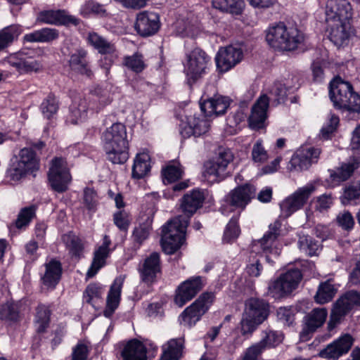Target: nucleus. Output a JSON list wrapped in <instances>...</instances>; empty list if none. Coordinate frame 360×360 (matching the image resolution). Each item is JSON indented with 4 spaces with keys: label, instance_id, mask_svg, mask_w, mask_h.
<instances>
[{
    "label": "nucleus",
    "instance_id": "1",
    "mask_svg": "<svg viewBox=\"0 0 360 360\" xmlns=\"http://www.w3.org/2000/svg\"><path fill=\"white\" fill-rule=\"evenodd\" d=\"M103 148L107 158L113 164H124L129 158V143L124 124L117 122L103 134Z\"/></svg>",
    "mask_w": 360,
    "mask_h": 360
},
{
    "label": "nucleus",
    "instance_id": "2",
    "mask_svg": "<svg viewBox=\"0 0 360 360\" xmlns=\"http://www.w3.org/2000/svg\"><path fill=\"white\" fill-rule=\"evenodd\" d=\"M329 97L336 109L360 113V96L352 84L341 77H335L329 84Z\"/></svg>",
    "mask_w": 360,
    "mask_h": 360
},
{
    "label": "nucleus",
    "instance_id": "3",
    "mask_svg": "<svg viewBox=\"0 0 360 360\" xmlns=\"http://www.w3.org/2000/svg\"><path fill=\"white\" fill-rule=\"evenodd\" d=\"M266 40L276 50L292 51L304 41V34L297 27H288L283 22L269 28Z\"/></svg>",
    "mask_w": 360,
    "mask_h": 360
},
{
    "label": "nucleus",
    "instance_id": "4",
    "mask_svg": "<svg viewBox=\"0 0 360 360\" xmlns=\"http://www.w3.org/2000/svg\"><path fill=\"white\" fill-rule=\"evenodd\" d=\"M188 224V217H176L162 226L161 245L165 253L174 254L181 248Z\"/></svg>",
    "mask_w": 360,
    "mask_h": 360
},
{
    "label": "nucleus",
    "instance_id": "5",
    "mask_svg": "<svg viewBox=\"0 0 360 360\" xmlns=\"http://www.w3.org/2000/svg\"><path fill=\"white\" fill-rule=\"evenodd\" d=\"M302 279V274L299 269H290L269 283L268 294L276 300L286 297L297 288Z\"/></svg>",
    "mask_w": 360,
    "mask_h": 360
},
{
    "label": "nucleus",
    "instance_id": "6",
    "mask_svg": "<svg viewBox=\"0 0 360 360\" xmlns=\"http://www.w3.org/2000/svg\"><path fill=\"white\" fill-rule=\"evenodd\" d=\"M215 295L212 292H205L198 298L186 307L180 315L181 323L192 327L209 310L214 302Z\"/></svg>",
    "mask_w": 360,
    "mask_h": 360
},
{
    "label": "nucleus",
    "instance_id": "7",
    "mask_svg": "<svg viewBox=\"0 0 360 360\" xmlns=\"http://www.w3.org/2000/svg\"><path fill=\"white\" fill-rule=\"evenodd\" d=\"M215 295L212 292H205L198 298L186 307L180 315L181 323L192 327L209 310L214 302Z\"/></svg>",
    "mask_w": 360,
    "mask_h": 360
},
{
    "label": "nucleus",
    "instance_id": "8",
    "mask_svg": "<svg viewBox=\"0 0 360 360\" xmlns=\"http://www.w3.org/2000/svg\"><path fill=\"white\" fill-rule=\"evenodd\" d=\"M48 180L52 190L57 193H62L68 189L72 176L64 158L56 157L51 160Z\"/></svg>",
    "mask_w": 360,
    "mask_h": 360
},
{
    "label": "nucleus",
    "instance_id": "9",
    "mask_svg": "<svg viewBox=\"0 0 360 360\" xmlns=\"http://www.w3.org/2000/svg\"><path fill=\"white\" fill-rule=\"evenodd\" d=\"M209 61L208 55L200 48L194 49L187 55L185 72L190 85L195 83L205 72Z\"/></svg>",
    "mask_w": 360,
    "mask_h": 360
},
{
    "label": "nucleus",
    "instance_id": "10",
    "mask_svg": "<svg viewBox=\"0 0 360 360\" xmlns=\"http://www.w3.org/2000/svg\"><path fill=\"white\" fill-rule=\"evenodd\" d=\"M315 191L316 186L312 184H309L305 186L299 188L292 195L282 201L280 207L285 217H288L293 212L302 208Z\"/></svg>",
    "mask_w": 360,
    "mask_h": 360
},
{
    "label": "nucleus",
    "instance_id": "11",
    "mask_svg": "<svg viewBox=\"0 0 360 360\" xmlns=\"http://www.w3.org/2000/svg\"><path fill=\"white\" fill-rule=\"evenodd\" d=\"M328 311L326 308H314L303 318L300 339L302 342L309 340L316 330L326 322Z\"/></svg>",
    "mask_w": 360,
    "mask_h": 360
},
{
    "label": "nucleus",
    "instance_id": "12",
    "mask_svg": "<svg viewBox=\"0 0 360 360\" xmlns=\"http://www.w3.org/2000/svg\"><path fill=\"white\" fill-rule=\"evenodd\" d=\"M233 160V154L229 148L219 149L218 156L205 165V172L214 180L221 181L230 175L228 165Z\"/></svg>",
    "mask_w": 360,
    "mask_h": 360
},
{
    "label": "nucleus",
    "instance_id": "13",
    "mask_svg": "<svg viewBox=\"0 0 360 360\" xmlns=\"http://www.w3.org/2000/svg\"><path fill=\"white\" fill-rule=\"evenodd\" d=\"M256 187L250 183L236 186L226 196V203L236 208L244 210L256 196Z\"/></svg>",
    "mask_w": 360,
    "mask_h": 360
},
{
    "label": "nucleus",
    "instance_id": "14",
    "mask_svg": "<svg viewBox=\"0 0 360 360\" xmlns=\"http://www.w3.org/2000/svg\"><path fill=\"white\" fill-rule=\"evenodd\" d=\"M243 58L239 47L228 46L221 48L215 58L217 68L220 72H226L238 64Z\"/></svg>",
    "mask_w": 360,
    "mask_h": 360
},
{
    "label": "nucleus",
    "instance_id": "15",
    "mask_svg": "<svg viewBox=\"0 0 360 360\" xmlns=\"http://www.w3.org/2000/svg\"><path fill=\"white\" fill-rule=\"evenodd\" d=\"M204 284L201 276H193L181 283L176 290L174 302L183 307L202 289Z\"/></svg>",
    "mask_w": 360,
    "mask_h": 360
},
{
    "label": "nucleus",
    "instance_id": "16",
    "mask_svg": "<svg viewBox=\"0 0 360 360\" xmlns=\"http://www.w3.org/2000/svg\"><path fill=\"white\" fill-rule=\"evenodd\" d=\"M269 107V98L266 94L261 95L252 106L251 113L248 119L250 129L258 131L266 127Z\"/></svg>",
    "mask_w": 360,
    "mask_h": 360
},
{
    "label": "nucleus",
    "instance_id": "17",
    "mask_svg": "<svg viewBox=\"0 0 360 360\" xmlns=\"http://www.w3.org/2000/svg\"><path fill=\"white\" fill-rule=\"evenodd\" d=\"M352 8L347 0H328L326 5V22L350 21Z\"/></svg>",
    "mask_w": 360,
    "mask_h": 360
},
{
    "label": "nucleus",
    "instance_id": "18",
    "mask_svg": "<svg viewBox=\"0 0 360 360\" xmlns=\"http://www.w3.org/2000/svg\"><path fill=\"white\" fill-rule=\"evenodd\" d=\"M134 27L141 37L154 35L160 27L159 15L153 12H141L137 14Z\"/></svg>",
    "mask_w": 360,
    "mask_h": 360
},
{
    "label": "nucleus",
    "instance_id": "19",
    "mask_svg": "<svg viewBox=\"0 0 360 360\" xmlns=\"http://www.w3.org/2000/svg\"><path fill=\"white\" fill-rule=\"evenodd\" d=\"M353 343L352 336L348 333L345 334L321 350L319 355L322 358L337 360L349 351Z\"/></svg>",
    "mask_w": 360,
    "mask_h": 360
},
{
    "label": "nucleus",
    "instance_id": "20",
    "mask_svg": "<svg viewBox=\"0 0 360 360\" xmlns=\"http://www.w3.org/2000/svg\"><path fill=\"white\" fill-rule=\"evenodd\" d=\"M321 154V149L309 147L303 148L294 155L290 161V170L303 171L308 169L312 164L316 163Z\"/></svg>",
    "mask_w": 360,
    "mask_h": 360
},
{
    "label": "nucleus",
    "instance_id": "21",
    "mask_svg": "<svg viewBox=\"0 0 360 360\" xmlns=\"http://www.w3.org/2000/svg\"><path fill=\"white\" fill-rule=\"evenodd\" d=\"M205 199V192L200 188L193 189L184 194L181 200V207L185 216L178 217H188L189 221L191 217L202 207Z\"/></svg>",
    "mask_w": 360,
    "mask_h": 360
},
{
    "label": "nucleus",
    "instance_id": "22",
    "mask_svg": "<svg viewBox=\"0 0 360 360\" xmlns=\"http://www.w3.org/2000/svg\"><path fill=\"white\" fill-rule=\"evenodd\" d=\"M37 20L46 24L56 25H77L79 20L73 15H68L65 10H48L39 13Z\"/></svg>",
    "mask_w": 360,
    "mask_h": 360
},
{
    "label": "nucleus",
    "instance_id": "23",
    "mask_svg": "<svg viewBox=\"0 0 360 360\" xmlns=\"http://www.w3.org/2000/svg\"><path fill=\"white\" fill-rule=\"evenodd\" d=\"M141 281L149 285L156 281L157 274L161 272L160 254L152 252L146 257L141 267L139 269Z\"/></svg>",
    "mask_w": 360,
    "mask_h": 360
},
{
    "label": "nucleus",
    "instance_id": "24",
    "mask_svg": "<svg viewBox=\"0 0 360 360\" xmlns=\"http://www.w3.org/2000/svg\"><path fill=\"white\" fill-rule=\"evenodd\" d=\"M68 65L70 70L76 74L91 78L94 72L91 70L87 58V51L83 49H77L70 54Z\"/></svg>",
    "mask_w": 360,
    "mask_h": 360
},
{
    "label": "nucleus",
    "instance_id": "25",
    "mask_svg": "<svg viewBox=\"0 0 360 360\" xmlns=\"http://www.w3.org/2000/svg\"><path fill=\"white\" fill-rule=\"evenodd\" d=\"M330 28L329 39L337 46L347 44L350 37L349 21L326 22Z\"/></svg>",
    "mask_w": 360,
    "mask_h": 360
},
{
    "label": "nucleus",
    "instance_id": "26",
    "mask_svg": "<svg viewBox=\"0 0 360 360\" xmlns=\"http://www.w3.org/2000/svg\"><path fill=\"white\" fill-rule=\"evenodd\" d=\"M269 311V304L262 299L251 297L245 302V314L259 323H263L268 318Z\"/></svg>",
    "mask_w": 360,
    "mask_h": 360
},
{
    "label": "nucleus",
    "instance_id": "27",
    "mask_svg": "<svg viewBox=\"0 0 360 360\" xmlns=\"http://www.w3.org/2000/svg\"><path fill=\"white\" fill-rule=\"evenodd\" d=\"M124 280L122 276L117 277L110 285L106 299V307L103 311L105 317H110L119 306Z\"/></svg>",
    "mask_w": 360,
    "mask_h": 360
},
{
    "label": "nucleus",
    "instance_id": "28",
    "mask_svg": "<svg viewBox=\"0 0 360 360\" xmlns=\"http://www.w3.org/2000/svg\"><path fill=\"white\" fill-rule=\"evenodd\" d=\"M360 165V157L354 156L347 162L342 165L335 169L330 170V178L333 181L342 182L349 179L354 172L358 169Z\"/></svg>",
    "mask_w": 360,
    "mask_h": 360
},
{
    "label": "nucleus",
    "instance_id": "29",
    "mask_svg": "<svg viewBox=\"0 0 360 360\" xmlns=\"http://www.w3.org/2000/svg\"><path fill=\"white\" fill-rule=\"evenodd\" d=\"M121 356L123 360H147V349L143 342L133 339L124 345Z\"/></svg>",
    "mask_w": 360,
    "mask_h": 360
},
{
    "label": "nucleus",
    "instance_id": "30",
    "mask_svg": "<svg viewBox=\"0 0 360 360\" xmlns=\"http://www.w3.org/2000/svg\"><path fill=\"white\" fill-rule=\"evenodd\" d=\"M46 271L44 275L41 277L43 284L51 288H55L59 283L63 268L60 262L52 259L49 263L45 264Z\"/></svg>",
    "mask_w": 360,
    "mask_h": 360
},
{
    "label": "nucleus",
    "instance_id": "31",
    "mask_svg": "<svg viewBox=\"0 0 360 360\" xmlns=\"http://www.w3.org/2000/svg\"><path fill=\"white\" fill-rule=\"evenodd\" d=\"M184 348V339L183 338H173L162 345V354L160 360H179Z\"/></svg>",
    "mask_w": 360,
    "mask_h": 360
},
{
    "label": "nucleus",
    "instance_id": "32",
    "mask_svg": "<svg viewBox=\"0 0 360 360\" xmlns=\"http://www.w3.org/2000/svg\"><path fill=\"white\" fill-rule=\"evenodd\" d=\"M88 42L102 55H111L116 52L114 43L96 32H89L87 37Z\"/></svg>",
    "mask_w": 360,
    "mask_h": 360
},
{
    "label": "nucleus",
    "instance_id": "33",
    "mask_svg": "<svg viewBox=\"0 0 360 360\" xmlns=\"http://www.w3.org/2000/svg\"><path fill=\"white\" fill-rule=\"evenodd\" d=\"M282 223L279 219H276L269 226V231L264 236L257 240L263 251H267L271 249L274 243L278 239L281 234Z\"/></svg>",
    "mask_w": 360,
    "mask_h": 360
},
{
    "label": "nucleus",
    "instance_id": "34",
    "mask_svg": "<svg viewBox=\"0 0 360 360\" xmlns=\"http://www.w3.org/2000/svg\"><path fill=\"white\" fill-rule=\"evenodd\" d=\"M334 304L348 314L355 306L360 307V291L352 290L345 292Z\"/></svg>",
    "mask_w": 360,
    "mask_h": 360
},
{
    "label": "nucleus",
    "instance_id": "35",
    "mask_svg": "<svg viewBox=\"0 0 360 360\" xmlns=\"http://www.w3.org/2000/svg\"><path fill=\"white\" fill-rule=\"evenodd\" d=\"M18 162L31 173L39 169V158L32 148L21 149Z\"/></svg>",
    "mask_w": 360,
    "mask_h": 360
},
{
    "label": "nucleus",
    "instance_id": "36",
    "mask_svg": "<svg viewBox=\"0 0 360 360\" xmlns=\"http://www.w3.org/2000/svg\"><path fill=\"white\" fill-rule=\"evenodd\" d=\"M58 32L56 29L43 28L24 36L23 40L27 42H50L58 37Z\"/></svg>",
    "mask_w": 360,
    "mask_h": 360
},
{
    "label": "nucleus",
    "instance_id": "37",
    "mask_svg": "<svg viewBox=\"0 0 360 360\" xmlns=\"http://www.w3.org/2000/svg\"><path fill=\"white\" fill-rule=\"evenodd\" d=\"M212 6L222 12L240 15L245 7L243 0H212Z\"/></svg>",
    "mask_w": 360,
    "mask_h": 360
},
{
    "label": "nucleus",
    "instance_id": "38",
    "mask_svg": "<svg viewBox=\"0 0 360 360\" xmlns=\"http://www.w3.org/2000/svg\"><path fill=\"white\" fill-rule=\"evenodd\" d=\"M150 170V156L147 153L138 154L132 166L131 177L143 179Z\"/></svg>",
    "mask_w": 360,
    "mask_h": 360
},
{
    "label": "nucleus",
    "instance_id": "39",
    "mask_svg": "<svg viewBox=\"0 0 360 360\" xmlns=\"http://www.w3.org/2000/svg\"><path fill=\"white\" fill-rule=\"evenodd\" d=\"M51 311L49 307L43 304H39L36 308V314L34 323L36 325V332L39 334L46 332L50 323V316Z\"/></svg>",
    "mask_w": 360,
    "mask_h": 360
},
{
    "label": "nucleus",
    "instance_id": "40",
    "mask_svg": "<svg viewBox=\"0 0 360 360\" xmlns=\"http://www.w3.org/2000/svg\"><path fill=\"white\" fill-rule=\"evenodd\" d=\"M184 173V167L178 161H171L165 167L162 169L163 181L165 184L174 183L181 179Z\"/></svg>",
    "mask_w": 360,
    "mask_h": 360
},
{
    "label": "nucleus",
    "instance_id": "41",
    "mask_svg": "<svg viewBox=\"0 0 360 360\" xmlns=\"http://www.w3.org/2000/svg\"><path fill=\"white\" fill-rule=\"evenodd\" d=\"M0 319L1 320L15 323L20 320V304L15 302H7L0 306Z\"/></svg>",
    "mask_w": 360,
    "mask_h": 360
},
{
    "label": "nucleus",
    "instance_id": "42",
    "mask_svg": "<svg viewBox=\"0 0 360 360\" xmlns=\"http://www.w3.org/2000/svg\"><path fill=\"white\" fill-rule=\"evenodd\" d=\"M337 292V289L329 281L321 283L316 295L314 300L319 304H326L333 300Z\"/></svg>",
    "mask_w": 360,
    "mask_h": 360
},
{
    "label": "nucleus",
    "instance_id": "43",
    "mask_svg": "<svg viewBox=\"0 0 360 360\" xmlns=\"http://www.w3.org/2000/svg\"><path fill=\"white\" fill-rule=\"evenodd\" d=\"M297 244L300 250L308 256L312 257L318 255L320 244L312 236L300 233Z\"/></svg>",
    "mask_w": 360,
    "mask_h": 360
},
{
    "label": "nucleus",
    "instance_id": "44",
    "mask_svg": "<svg viewBox=\"0 0 360 360\" xmlns=\"http://www.w3.org/2000/svg\"><path fill=\"white\" fill-rule=\"evenodd\" d=\"M20 33L18 25H11L0 30V51L10 46Z\"/></svg>",
    "mask_w": 360,
    "mask_h": 360
},
{
    "label": "nucleus",
    "instance_id": "45",
    "mask_svg": "<svg viewBox=\"0 0 360 360\" xmlns=\"http://www.w3.org/2000/svg\"><path fill=\"white\" fill-rule=\"evenodd\" d=\"M109 254V250L98 248L94 252L91 265L86 273V277H94L98 270L105 264V259Z\"/></svg>",
    "mask_w": 360,
    "mask_h": 360
},
{
    "label": "nucleus",
    "instance_id": "46",
    "mask_svg": "<svg viewBox=\"0 0 360 360\" xmlns=\"http://www.w3.org/2000/svg\"><path fill=\"white\" fill-rule=\"evenodd\" d=\"M37 207L34 205L23 207L18 214L15 226L18 229H25L36 215Z\"/></svg>",
    "mask_w": 360,
    "mask_h": 360
},
{
    "label": "nucleus",
    "instance_id": "47",
    "mask_svg": "<svg viewBox=\"0 0 360 360\" xmlns=\"http://www.w3.org/2000/svg\"><path fill=\"white\" fill-rule=\"evenodd\" d=\"M141 220L143 221L140 223L139 227L135 228L133 232L134 240L139 244L148 238L153 223V218L149 215H146L145 219L142 217Z\"/></svg>",
    "mask_w": 360,
    "mask_h": 360
},
{
    "label": "nucleus",
    "instance_id": "48",
    "mask_svg": "<svg viewBox=\"0 0 360 360\" xmlns=\"http://www.w3.org/2000/svg\"><path fill=\"white\" fill-rule=\"evenodd\" d=\"M63 240L71 255L79 258L84 250L82 240L78 236L69 233L63 237Z\"/></svg>",
    "mask_w": 360,
    "mask_h": 360
},
{
    "label": "nucleus",
    "instance_id": "49",
    "mask_svg": "<svg viewBox=\"0 0 360 360\" xmlns=\"http://www.w3.org/2000/svg\"><path fill=\"white\" fill-rule=\"evenodd\" d=\"M58 110V101L53 93H49L41 104L42 114L47 119H50Z\"/></svg>",
    "mask_w": 360,
    "mask_h": 360
},
{
    "label": "nucleus",
    "instance_id": "50",
    "mask_svg": "<svg viewBox=\"0 0 360 360\" xmlns=\"http://www.w3.org/2000/svg\"><path fill=\"white\" fill-rule=\"evenodd\" d=\"M123 64L136 73L141 72L146 68L143 55L139 52L134 53L132 56H125Z\"/></svg>",
    "mask_w": 360,
    "mask_h": 360
},
{
    "label": "nucleus",
    "instance_id": "51",
    "mask_svg": "<svg viewBox=\"0 0 360 360\" xmlns=\"http://www.w3.org/2000/svg\"><path fill=\"white\" fill-rule=\"evenodd\" d=\"M360 198V181H355L347 185L344 188L340 200L342 204L346 205L350 201Z\"/></svg>",
    "mask_w": 360,
    "mask_h": 360
},
{
    "label": "nucleus",
    "instance_id": "52",
    "mask_svg": "<svg viewBox=\"0 0 360 360\" xmlns=\"http://www.w3.org/2000/svg\"><path fill=\"white\" fill-rule=\"evenodd\" d=\"M335 223L342 230L346 231H351L354 226V219L350 212L345 210L338 214Z\"/></svg>",
    "mask_w": 360,
    "mask_h": 360
},
{
    "label": "nucleus",
    "instance_id": "53",
    "mask_svg": "<svg viewBox=\"0 0 360 360\" xmlns=\"http://www.w3.org/2000/svg\"><path fill=\"white\" fill-rule=\"evenodd\" d=\"M347 314L333 304L328 322V330L330 332L334 330L344 320Z\"/></svg>",
    "mask_w": 360,
    "mask_h": 360
},
{
    "label": "nucleus",
    "instance_id": "54",
    "mask_svg": "<svg viewBox=\"0 0 360 360\" xmlns=\"http://www.w3.org/2000/svg\"><path fill=\"white\" fill-rule=\"evenodd\" d=\"M188 122L193 129V134L194 136H200L205 134L210 127V124L206 119L193 117L189 120Z\"/></svg>",
    "mask_w": 360,
    "mask_h": 360
},
{
    "label": "nucleus",
    "instance_id": "55",
    "mask_svg": "<svg viewBox=\"0 0 360 360\" xmlns=\"http://www.w3.org/2000/svg\"><path fill=\"white\" fill-rule=\"evenodd\" d=\"M262 255L256 253H251L249 257V264L246 266V271L250 276L258 277L262 270V266L260 263L259 258Z\"/></svg>",
    "mask_w": 360,
    "mask_h": 360
},
{
    "label": "nucleus",
    "instance_id": "56",
    "mask_svg": "<svg viewBox=\"0 0 360 360\" xmlns=\"http://www.w3.org/2000/svg\"><path fill=\"white\" fill-rule=\"evenodd\" d=\"M261 323H262L257 322V321L252 317H249V316L244 312L240 321L241 334L243 335L252 334Z\"/></svg>",
    "mask_w": 360,
    "mask_h": 360
},
{
    "label": "nucleus",
    "instance_id": "57",
    "mask_svg": "<svg viewBox=\"0 0 360 360\" xmlns=\"http://www.w3.org/2000/svg\"><path fill=\"white\" fill-rule=\"evenodd\" d=\"M240 234V228L238 224V220L232 218L227 224L224 233L223 240L229 243L231 240L238 238Z\"/></svg>",
    "mask_w": 360,
    "mask_h": 360
},
{
    "label": "nucleus",
    "instance_id": "58",
    "mask_svg": "<svg viewBox=\"0 0 360 360\" xmlns=\"http://www.w3.org/2000/svg\"><path fill=\"white\" fill-rule=\"evenodd\" d=\"M339 117L335 115H331L328 123L321 129L320 136L328 140L331 138L332 134L336 130L339 124Z\"/></svg>",
    "mask_w": 360,
    "mask_h": 360
},
{
    "label": "nucleus",
    "instance_id": "59",
    "mask_svg": "<svg viewBox=\"0 0 360 360\" xmlns=\"http://www.w3.org/2000/svg\"><path fill=\"white\" fill-rule=\"evenodd\" d=\"M214 100V114L216 115H224L230 105L231 100L227 96H215Z\"/></svg>",
    "mask_w": 360,
    "mask_h": 360
},
{
    "label": "nucleus",
    "instance_id": "60",
    "mask_svg": "<svg viewBox=\"0 0 360 360\" xmlns=\"http://www.w3.org/2000/svg\"><path fill=\"white\" fill-rule=\"evenodd\" d=\"M282 341L281 337L275 331L266 333L265 336L259 342L264 349L276 347Z\"/></svg>",
    "mask_w": 360,
    "mask_h": 360
},
{
    "label": "nucleus",
    "instance_id": "61",
    "mask_svg": "<svg viewBox=\"0 0 360 360\" xmlns=\"http://www.w3.org/2000/svg\"><path fill=\"white\" fill-rule=\"evenodd\" d=\"M113 221L117 227L122 231H127L130 224L129 214L124 210L115 212L113 214Z\"/></svg>",
    "mask_w": 360,
    "mask_h": 360
},
{
    "label": "nucleus",
    "instance_id": "62",
    "mask_svg": "<svg viewBox=\"0 0 360 360\" xmlns=\"http://www.w3.org/2000/svg\"><path fill=\"white\" fill-rule=\"evenodd\" d=\"M29 172H30L18 162L16 165L7 170V176L12 181H18L24 178Z\"/></svg>",
    "mask_w": 360,
    "mask_h": 360
},
{
    "label": "nucleus",
    "instance_id": "63",
    "mask_svg": "<svg viewBox=\"0 0 360 360\" xmlns=\"http://www.w3.org/2000/svg\"><path fill=\"white\" fill-rule=\"evenodd\" d=\"M102 294V288L96 283H90L86 288L84 292V299L86 302L91 304L93 298H101Z\"/></svg>",
    "mask_w": 360,
    "mask_h": 360
},
{
    "label": "nucleus",
    "instance_id": "64",
    "mask_svg": "<svg viewBox=\"0 0 360 360\" xmlns=\"http://www.w3.org/2000/svg\"><path fill=\"white\" fill-rule=\"evenodd\" d=\"M277 316L284 325L291 326L295 323V314L291 308L280 307L277 310Z\"/></svg>",
    "mask_w": 360,
    "mask_h": 360
}]
</instances>
